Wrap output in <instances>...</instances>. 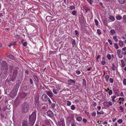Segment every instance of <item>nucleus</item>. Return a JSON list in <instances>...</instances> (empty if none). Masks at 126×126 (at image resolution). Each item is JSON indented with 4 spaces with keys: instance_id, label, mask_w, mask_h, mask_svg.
Wrapping results in <instances>:
<instances>
[{
    "instance_id": "nucleus-1",
    "label": "nucleus",
    "mask_w": 126,
    "mask_h": 126,
    "mask_svg": "<svg viewBox=\"0 0 126 126\" xmlns=\"http://www.w3.org/2000/svg\"><path fill=\"white\" fill-rule=\"evenodd\" d=\"M36 113L34 111L29 116V123L31 125H33L34 124L36 119Z\"/></svg>"
},
{
    "instance_id": "nucleus-2",
    "label": "nucleus",
    "mask_w": 126,
    "mask_h": 126,
    "mask_svg": "<svg viewBox=\"0 0 126 126\" xmlns=\"http://www.w3.org/2000/svg\"><path fill=\"white\" fill-rule=\"evenodd\" d=\"M30 106L28 103H24L22 105V109L24 110H29Z\"/></svg>"
},
{
    "instance_id": "nucleus-3",
    "label": "nucleus",
    "mask_w": 126,
    "mask_h": 126,
    "mask_svg": "<svg viewBox=\"0 0 126 126\" xmlns=\"http://www.w3.org/2000/svg\"><path fill=\"white\" fill-rule=\"evenodd\" d=\"M16 77V75H13L12 78L10 77L9 78L8 77L7 79V82H8V83H9V82H10L11 81H12L13 82V81Z\"/></svg>"
},
{
    "instance_id": "nucleus-4",
    "label": "nucleus",
    "mask_w": 126,
    "mask_h": 126,
    "mask_svg": "<svg viewBox=\"0 0 126 126\" xmlns=\"http://www.w3.org/2000/svg\"><path fill=\"white\" fill-rule=\"evenodd\" d=\"M47 96L45 94H43L42 96V99L44 101H47L48 99Z\"/></svg>"
},
{
    "instance_id": "nucleus-5",
    "label": "nucleus",
    "mask_w": 126,
    "mask_h": 126,
    "mask_svg": "<svg viewBox=\"0 0 126 126\" xmlns=\"http://www.w3.org/2000/svg\"><path fill=\"white\" fill-rule=\"evenodd\" d=\"M46 93L50 97H52L53 95V94L51 91H47Z\"/></svg>"
},
{
    "instance_id": "nucleus-6",
    "label": "nucleus",
    "mask_w": 126,
    "mask_h": 126,
    "mask_svg": "<svg viewBox=\"0 0 126 126\" xmlns=\"http://www.w3.org/2000/svg\"><path fill=\"white\" fill-rule=\"evenodd\" d=\"M2 65L4 69H6L7 68V64L6 62L5 61H3L2 63Z\"/></svg>"
},
{
    "instance_id": "nucleus-7",
    "label": "nucleus",
    "mask_w": 126,
    "mask_h": 126,
    "mask_svg": "<svg viewBox=\"0 0 126 126\" xmlns=\"http://www.w3.org/2000/svg\"><path fill=\"white\" fill-rule=\"evenodd\" d=\"M47 113L48 116L50 117H52L53 116V113L51 111H48Z\"/></svg>"
},
{
    "instance_id": "nucleus-8",
    "label": "nucleus",
    "mask_w": 126,
    "mask_h": 126,
    "mask_svg": "<svg viewBox=\"0 0 126 126\" xmlns=\"http://www.w3.org/2000/svg\"><path fill=\"white\" fill-rule=\"evenodd\" d=\"M75 82L74 80L72 79H69L68 81V83L69 85H71L72 84H74Z\"/></svg>"
},
{
    "instance_id": "nucleus-9",
    "label": "nucleus",
    "mask_w": 126,
    "mask_h": 126,
    "mask_svg": "<svg viewBox=\"0 0 126 126\" xmlns=\"http://www.w3.org/2000/svg\"><path fill=\"white\" fill-rule=\"evenodd\" d=\"M124 98L123 97H120L117 100V102L120 104L121 103L122 101H124Z\"/></svg>"
},
{
    "instance_id": "nucleus-10",
    "label": "nucleus",
    "mask_w": 126,
    "mask_h": 126,
    "mask_svg": "<svg viewBox=\"0 0 126 126\" xmlns=\"http://www.w3.org/2000/svg\"><path fill=\"white\" fill-rule=\"evenodd\" d=\"M39 98V94H37L36 95L35 99V102H38Z\"/></svg>"
},
{
    "instance_id": "nucleus-11",
    "label": "nucleus",
    "mask_w": 126,
    "mask_h": 126,
    "mask_svg": "<svg viewBox=\"0 0 126 126\" xmlns=\"http://www.w3.org/2000/svg\"><path fill=\"white\" fill-rule=\"evenodd\" d=\"M111 69L113 70L114 71L116 70V71L117 70V67H116L113 64H112V66L111 67Z\"/></svg>"
},
{
    "instance_id": "nucleus-12",
    "label": "nucleus",
    "mask_w": 126,
    "mask_h": 126,
    "mask_svg": "<svg viewBox=\"0 0 126 126\" xmlns=\"http://www.w3.org/2000/svg\"><path fill=\"white\" fill-rule=\"evenodd\" d=\"M28 124L27 122L26 121H23L22 123V126H27Z\"/></svg>"
},
{
    "instance_id": "nucleus-13",
    "label": "nucleus",
    "mask_w": 126,
    "mask_h": 126,
    "mask_svg": "<svg viewBox=\"0 0 126 126\" xmlns=\"http://www.w3.org/2000/svg\"><path fill=\"white\" fill-rule=\"evenodd\" d=\"M116 97V96L115 95L111 96V100L113 102H115V99Z\"/></svg>"
},
{
    "instance_id": "nucleus-14",
    "label": "nucleus",
    "mask_w": 126,
    "mask_h": 126,
    "mask_svg": "<svg viewBox=\"0 0 126 126\" xmlns=\"http://www.w3.org/2000/svg\"><path fill=\"white\" fill-rule=\"evenodd\" d=\"M119 2L121 4H123L126 2V0H118Z\"/></svg>"
},
{
    "instance_id": "nucleus-15",
    "label": "nucleus",
    "mask_w": 126,
    "mask_h": 126,
    "mask_svg": "<svg viewBox=\"0 0 126 126\" xmlns=\"http://www.w3.org/2000/svg\"><path fill=\"white\" fill-rule=\"evenodd\" d=\"M121 62L122 64V67H124L125 66V62L123 60H121Z\"/></svg>"
},
{
    "instance_id": "nucleus-16",
    "label": "nucleus",
    "mask_w": 126,
    "mask_h": 126,
    "mask_svg": "<svg viewBox=\"0 0 126 126\" xmlns=\"http://www.w3.org/2000/svg\"><path fill=\"white\" fill-rule=\"evenodd\" d=\"M52 91L53 93L55 94H56L58 93V91L55 88H54L53 89Z\"/></svg>"
},
{
    "instance_id": "nucleus-17",
    "label": "nucleus",
    "mask_w": 126,
    "mask_h": 126,
    "mask_svg": "<svg viewBox=\"0 0 126 126\" xmlns=\"http://www.w3.org/2000/svg\"><path fill=\"white\" fill-rule=\"evenodd\" d=\"M116 19L118 20H120L122 18V17L120 15H117L116 17Z\"/></svg>"
},
{
    "instance_id": "nucleus-18",
    "label": "nucleus",
    "mask_w": 126,
    "mask_h": 126,
    "mask_svg": "<svg viewBox=\"0 0 126 126\" xmlns=\"http://www.w3.org/2000/svg\"><path fill=\"white\" fill-rule=\"evenodd\" d=\"M55 88L58 91H59L61 90V86L58 85Z\"/></svg>"
},
{
    "instance_id": "nucleus-19",
    "label": "nucleus",
    "mask_w": 126,
    "mask_h": 126,
    "mask_svg": "<svg viewBox=\"0 0 126 126\" xmlns=\"http://www.w3.org/2000/svg\"><path fill=\"white\" fill-rule=\"evenodd\" d=\"M119 45L121 47L123 45V42L121 41H119Z\"/></svg>"
},
{
    "instance_id": "nucleus-20",
    "label": "nucleus",
    "mask_w": 126,
    "mask_h": 126,
    "mask_svg": "<svg viewBox=\"0 0 126 126\" xmlns=\"http://www.w3.org/2000/svg\"><path fill=\"white\" fill-rule=\"evenodd\" d=\"M110 19L111 20V21H113L115 20L114 17L112 16H110L109 17Z\"/></svg>"
},
{
    "instance_id": "nucleus-21",
    "label": "nucleus",
    "mask_w": 126,
    "mask_h": 126,
    "mask_svg": "<svg viewBox=\"0 0 126 126\" xmlns=\"http://www.w3.org/2000/svg\"><path fill=\"white\" fill-rule=\"evenodd\" d=\"M27 95V94L25 93H22L21 95V97L23 98L25 97Z\"/></svg>"
},
{
    "instance_id": "nucleus-22",
    "label": "nucleus",
    "mask_w": 126,
    "mask_h": 126,
    "mask_svg": "<svg viewBox=\"0 0 126 126\" xmlns=\"http://www.w3.org/2000/svg\"><path fill=\"white\" fill-rule=\"evenodd\" d=\"M35 106L37 108L39 107V104L38 102H35Z\"/></svg>"
},
{
    "instance_id": "nucleus-23",
    "label": "nucleus",
    "mask_w": 126,
    "mask_h": 126,
    "mask_svg": "<svg viewBox=\"0 0 126 126\" xmlns=\"http://www.w3.org/2000/svg\"><path fill=\"white\" fill-rule=\"evenodd\" d=\"M33 78L37 82H38V78L37 77V76L35 75H34L33 76Z\"/></svg>"
},
{
    "instance_id": "nucleus-24",
    "label": "nucleus",
    "mask_w": 126,
    "mask_h": 126,
    "mask_svg": "<svg viewBox=\"0 0 126 126\" xmlns=\"http://www.w3.org/2000/svg\"><path fill=\"white\" fill-rule=\"evenodd\" d=\"M10 107L8 105L6 106L4 110H9L10 109Z\"/></svg>"
},
{
    "instance_id": "nucleus-25",
    "label": "nucleus",
    "mask_w": 126,
    "mask_h": 126,
    "mask_svg": "<svg viewBox=\"0 0 126 126\" xmlns=\"http://www.w3.org/2000/svg\"><path fill=\"white\" fill-rule=\"evenodd\" d=\"M69 8L70 9V10H73L75 8V7L73 5H71L69 7H68V8Z\"/></svg>"
},
{
    "instance_id": "nucleus-26",
    "label": "nucleus",
    "mask_w": 126,
    "mask_h": 126,
    "mask_svg": "<svg viewBox=\"0 0 126 126\" xmlns=\"http://www.w3.org/2000/svg\"><path fill=\"white\" fill-rule=\"evenodd\" d=\"M94 22L96 26H98L99 24V22L96 19H95Z\"/></svg>"
},
{
    "instance_id": "nucleus-27",
    "label": "nucleus",
    "mask_w": 126,
    "mask_h": 126,
    "mask_svg": "<svg viewBox=\"0 0 126 126\" xmlns=\"http://www.w3.org/2000/svg\"><path fill=\"white\" fill-rule=\"evenodd\" d=\"M77 120L79 121H81L82 119V118L80 117H78L76 118Z\"/></svg>"
},
{
    "instance_id": "nucleus-28",
    "label": "nucleus",
    "mask_w": 126,
    "mask_h": 126,
    "mask_svg": "<svg viewBox=\"0 0 126 126\" xmlns=\"http://www.w3.org/2000/svg\"><path fill=\"white\" fill-rule=\"evenodd\" d=\"M83 86H86V81L84 79H83Z\"/></svg>"
},
{
    "instance_id": "nucleus-29",
    "label": "nucleus",
    "mask_w": 126,
    "mask_h": 126,
    "mask_svg": "<svg viewBox=\"0 0 126 126\" xmlns=\"http://www.w3.org/2000/svg\"><path fill=\"white\" fill-rule=\"evenodd\" d=\"M113 39L114 40V41L116 42H117L118 41V39L117 37L116 36H114L113 37Z\"/></svg>"
},
{
    "instance_id": "nucleus-30",
    "label": "nucleus",
    "mask_w": 126,
    "mask_h": 126,
    "mask_svg": "<svg viewBox=\"0 0 126 126\" xmlns=\"http://www.w3.org/2000/svg\"><path fill=\"white\" fill-rule=\"evenodd\" d=\"M83 9L86 11V12H87L89 10V9L86 7L85 6H84L83 7Z\"/></svg>"
},
{
    "instance_id": "nucleus-31",
    "label": "nucleus",
    "mask_w": 126,
    "mask_h": 126,
    "mask_svg": "<svg viewBox=\"0 0 126 126\" xmlns=\"http://www.w3.org/2000/svg\"><path fill=\"white\" fill-rule=\"evenodd\" d=\"M105 78L106 81H108V80L109 76L108 75L105 76Z\"/></svg>"
},
{
    "instance_id": "nucleus-32",
    "label": "nucleus",
    "mask_w": 126,
    "mask_h": 126,
    "mask_svg": "<svg viewBox=\"0 0 126 126\" xmlns=\"http://www.w3.org/2000/svg\"><path fill=\"white\" fill-rule=\"evenodd\" d=\"M84 112L87 115L88 117H89L90 116V114L89 113V112L87 111H85Z\"/></svg>"
},
{
    "instance_id": "nucleus-33",
    "label": "nucleus",
    "mask_w": 126,
    "mask_h": 126,
    "mask_svg": "<svg viewBox=\"0 0 126 126\" xmlns=\"http://www.w3.org/2000/svg\"><path fill=\"white\" fill-rule=\"evenodd\" d=\"M16 95V94L15 93L13 94V92H12L10 94V95L12 97H13L15 96Z\"/></svg>"
},
{
    "instance_id": "nucleus-34",
    "label": "nucleus",
    "mask_w": 126,
    "mask_h": 126,
    "mask_svg": "<svg viewBox=\"0 0 126 126\" xmlns=\"http://www.w3.org/2000/svg\"><path fill=\"white\" fill-rule=\"evenodd\" d=\"M123 83L124 85H126V79H123Z\"/></svg>"
},
{
    "instance_id": "nucleus-35",
    "label": "nucleus",
    "mask_w": 126,
    "mask_h": 126,
    "mask_svg": "<svg viewBox=\"0 0 126 126\" xmlns=\"http://www.w3.org/2000/svg\"><path fill=\"white\" fill-rule=\"evenodd\" d=\"M104 106H108L109 107V104L108 102H105L103 103Z\"/></svg>"
},
{
    "instance_id": "nucleus-36",
    "label": "nucleus",
    "mask_w": 126,
    "mask_h": 126,
    "mask_svg": "<svg viewBox=\"0 0 126 126\" xmlns=\"http://www.w3.org/2000/svg\"><path fill=\"white\" fill-rule=\"evenodd\" d=\"M114 45V47L116 49H117L119 47L118 46L116 43H115Z\"/></svg>"
},
{
    "instance_id": "nucleus-37",
    "label": "nucleus",
    "mask_w": 126,
    "mask_h": 126,
    "mask_svg": "<svg viewBox=\"0 0 126 126\" xmlns=\"http://www.w3.org/2000/svg\"><path fill=\"white\" fill-rule=\"evenodd\" d=\"M107 57L109 60H110L111 59V56L110 54H108L107 56Z\"/></svg>"
},
{
    "instance_id": "nucleus-38",
    "label": "nucleus",
    "mask_w": 126,
    "mask_h": 126,
    "mask_svg": "<svg viewBox=\"0 0 126 126\" xmlns=\"http://www.w3.org/2000/svg\"><path fill=\"white\" fill-rule=\"evenodd\" d=\"M110 32L112 34H114L115 33V31L113 30H111L110 31Z\"/></svg>"
},
{
    "instance_id": "nucleus-39",
    "label": "nucleus",
    "mask_w": 126,
    "mask_h": 126,
    "mask_svg": "<svg viewBox=\"0 0 126 126\" xmlns=\"http://www.w3.org/2000/svg\"><path fill=\"white\" fill-rule=\"evenodd\" d=\"M98 111H97V113L98 114H102L103 113V112L102 111L98 112Z\"/></svg>"
},
{
    "instance_id": "nucleus-40",
    "label": "nucleus",
    "mask_w": 126,
    "mask_h": 126,
    "mask_svg": "<svg viewBox=\"0 0 126 126\" xmlns=\"http://www.w3.org/2000/svg\"><path fill=\"white\" fill-rule=\"evenodd\" d=\"M67 106H69L71 105V102L69 101H68L67 102Z\"/></svg>"
},
{
    "instance_id": "nucleus-41",
    "label": "nucleus",
    "mask_w": 126,
    "mask_h": 126,
    "mask_svg": "<svg viewBox=\"0 0 126 126\" xmlns=\"http://www.w3.org/2000/svg\"><path fill=\"white\" fill-rule=\"evenodd\" d=\"M119 57L120 59H121L122 58L123 56L122 55V54L121 53L119 54V55H117Z\"/></svg>"
},
{
    "instance_id": "nucleus-42",
    "label": "nucleus",
    "mask_w": 126,
    "mask_h": 126,
    "mask_svg": "<svg viewBox=\"0 0 126 126\" xmlns=\"http://www.w3.org/2000/svg\"><path fill=\"white\" fill-rule=\"evenodd\" d=\"M121 50L120 49H118L117 50V55H119L121 54Z\"/></svg>"
},
{
    "instance_id": "nucleus-43",
    "label": "nucleus",
    "mask_w": 126,
    "mask_h": 126,
    "mask_svg": "<svg viewBox=\"0 0 126 126\" xmlns=\"http://www.w3.org/2000/svg\"><path fill=\"white\" fill-rule=\"evenodd\" d=\"M112 93V91L111 90H110L109 91L108 93L109 95H111Z\"/></svg>"
},
{
    "instance_id": "nucleus-44",
    "label": "nucleus",
    "mask_w": 126,
    "mask_h": 126,
    "mask_svg": "<svg viewBox=\"0 0 126 126\" xmlns=\"http://www.w3.org/2000/svg\"><path fill=\"white\" fill-rule=\"evenodd\" d=\"M96 115V113L95 112H93L92 114V115L93 116H95Z\"/></svg>"
},
{
    "instance_id": "nucleus-45",
    "label": "nucleus",
    "mask_w": 126,
    "mask_h": 126,
    "mask_svg": "<svg viewBox=\"0 0 126 126\" xmlns=\"http://www.w3.org/2000/svg\"><path fill=\"white\" fill-rule=\"evenodd\" d=\"M71 109L72 110H74L75 109V106L74 105H72L71 107Z\"/></svg>"
},
{
    "instance_id": "nucleus-46",
    "label": "nucleus",
    "mask_w": 126,
    "mask_h": 126,
    "mask_svg": "<svg viewBox=\"0 0 126 126\" xmlns=\"http://www.w3.org/2000/svg\"><path fill=\"white\" fill-rule=\"evenodd\" d=\"M106 63V62L105 61L103 60L101 62V63L102 65H104Z\"/></svg>"
},
{
    "instance_id": "nucleus-47",
    "label": "nucleus",
    "mask_w": 126,
    "mask_h": 126,
    "mask_svg": "<svg viewBox=\"0 0 126 126\" xmlns=\"http://www.w3.org/2000/svg\"><path fill=\"white\" fill-rule=\"evenodd\" d=\"M109 81L110 83H112L113 82V80L111 78H110V79Z\"/></svg>"
},
{
    "instance_id": "nucleus-48",
    "label": "nucleus",
    "mask_w": 126,
    "mask_h": 126,
    "mask_svg": "<svg viewBox=\"0 0 126 126\" xmlns=\"http://www.w3.org/2000/svg\"><path fill=\"white\" fill-rule=\"evenodd\" d=\"M2 72L3 71L2 68L0 67V76L2 74Z\"/></svg>"
},
{
    "instance_id": "nucleus-49",
    "label": "nucleus",
    "mask_w": 126,
    "mask_h": 126,
    "mask_svg": "<svg viewBox=\"0 0 126 126\" xmlns=\"http://www.w3.org/2000/svg\"><path fill=\"white\" fill-rule=\"evenodd\" d=\"M9 57L12 60L14 59V57L12 55H10L9 56Z\"/></svg>"
},
{
    "instance_id": "nucleus-50",
    "label": "nucleus",
    "mask_w": 126,
    "mask_h": 126,
    "mask_svg": "<svg viewBox=\"0 0 126 126\" xmlns=\"http://www.w3.org/2000/svg\"><path fill=\"white\" fill-rule=\"evenodd\" d=\"M90 4H91L92 3L93 0H87Z\"/></svg>"
},
{
    "instance_id": "nucleus-51",
    "label": "nucleus",
    "mask_w": 126,
    "mask_h": 126,
    "mask_svg": "<svg viewBox=\"0 0 126 126\" xmlns=\"http://www.w3.org/2000/svg\"><path fill=\"white\" fill-rule=\"evenodd\" d=\"M122 122V120L121 119H119L117 121V122L119 124H121Z\"/></svg>"
},
{
    "instance_id": "nucleus-52",
    "label": "nucleus",
    "mask_w": 126,
    "mask_h": 126,
    "mask_svg": "<svg viewBox=\"0 0 126 126\" xmlns=\"http://www.w3.org/2000/svg\"><path fill=\"white\" fill-rule=\"evenodd\" d=\"M108 41L110 45H111L112 44V42L110 39H108Z\"/></svg>"
},
{
    "instance_id": "nucleus-53",
    "label": "nucleus",
    "mask_w": 126,
    "mask_h": 126,
    "mask_svg": "<svg viewBox=\"0 0 126 126\" xmlns=\"http://www.w3.org/2000/svg\"><path fill=\"white\" fill-rule=\"evenodd\" d=\"M97 32L99 34H101V31L99 29L97 30Z\"/></svg>"
},
{
    "instance_id": "nucleus-54",
    "label": "nucleus",
    "mask_w": 126,
    "mask_h": 126,
    "mask_svg": "<svg viewBox=\"0 0 126 126\" xmlns=\"http://www.w3.org/2000/svg\"><path fill=\"white\" fill-rule=\"evenodd\" d=\"M108 102L109 107L110 106L112 105L113 104V103H112L110 101H109V102Z\"/></svg>"
},
{
    "instance_id": "nucleus-55",
    "label": "nucleus",
    "mask_w": 126,
    "mask_h": 126,
    "mask_svg": "<svg viewBox=\"0 0 126 126\" xmlns=\"http://www.w3.org/2000/svg\"><path fill=\"white\" fill-rule=\"evenodd\" d=\"M47 99H48V101L49 104H51V102L50 99H49V98H48Z\"/></svg>"
},
{
    "instance_id": "nucleus-56",
    "label": "nucleus",
    "mask_w": 126,
    "mask_h": 126,
    "mask_svg": "<svg viewBox=\"0 0 126 126\" xmlns=\"http://www.w3.org/2000/svg\"><path fill=\"white\" fill-rule=\"evenodd\" d=\"M72 14L73 15H75L76 14V11H73Z\"/></svg>"
},
{
    "instance_id": "nucleus-57",
    "label": "nucleus",
    "mask_w": 126,
    "mask_h": 126,
    "mask_svg": "<svg viewBox=\"0 0 126 126\" xmlns=\"http://www.w3.org/2000/svg\"><path fill=\"white\" fill-rule=\"evenodd\" d=\"M27 43L26 42H24L23 44V46L24 47H26L27 45Z\"/></svg>"
},
{
    "instance_id": "nucleus-58",
    "label": "nucleus",
    "mask_w": 126,
    "mask_h": 126,
    "mask_svg": "<svg viewBox=\"0 0 126 126\" xmlns=\"http://www.w3.org/2000/svg\"><path fill=\"white\" fill-rule=\"evenodd\" d=\"M64 2L66 4H67L68 3V0H64Z\"/></svg>"
},
{
    "instance_id": "nucleus-59",
    "label": "nucleus",
    "mask_w": 126,
    "mask_h": 126,
    "mask_svg": "<svg viewBox=\"0 0 126 126\" xmlns=\"http://www.w3.org/2000/svg\"><path fill=\"white\" fill-rule=\"evenodd\" d=\"M45 123L46 124H47V125H48L49 124V122L47 120H46L45 121Z\"/></svg>"
},
{
    "instance_id": "nucleus-60",
    "label": "nucleus",
    "mask_w": 126,
    "mask_h": 126,
    "mask_svg": "<svg viewBox=\"0 0 126 126\" xmlns=\"http://www.w3.org/2000/svg\"><path fill=\"white\" fill-rule=\"evenodd\" d=\"M30 83L32 84L33 83V81L32 79L31 78L29 79Z\"/></svg>"
},
{
    "instance_id": "nucleus-61",
    "label": "nucleus",
    "mask_w": 126,
    "mask_h": 126,
    "mask_svg": "<svg viewBox=\"0 0 126 126\" xmlns=\"http://www.w3.org/2000/svg\"><path fill=\"white\" fill-rule=\"evenodd\" d=\"M83 121L84 123H86L87 122V120H86L85 118H83Z\"/></svg>"
},
{
    "instance_id": "nucleus-62",
    "label": "nucleus",
    "mask_w": 126,
    "mask_h": 126,
    "mask_svg": "<svg viewBox=\"0 0 126 126\" xmlns=\"http://www.w3.org/2000/svg\"><path fill=\"white\" fill-rule=\"evenodd\" d=\"M16 42H14L13 43H12L10 44V45H11V46L12 45H15L16 44Z\"/></svg>"
},
{
    "instance_id": "nucleus-63",
    "label": "nucleus",
    "mask_w": 126,
    "mask_h": 126,
    "mask_svg": "<svg viewBox=\"0 0 126 126\" xmlns=\"http://www.w3.org/2000/svg\"><path fill=\"white\" fill-rule=\"evenodd\" d=\"M76 73H77V74L78 75H79L80 73V72L79 71H76Z\"/></svg>"
},
{
    "instance_id": "nucleus-64",
    "label": "nucleus",
    "mask_w": 126,
    "mask_h": 126,
    "mask_svg": "<svg viewBox=\"0 0 126 126\" xmlns=\"http://www.w3.org/2000/svg\"><path fill=\"white\" fill-rule=\"evenodd\" d=\"M126 19V15H124L123 16V19Z\"/></svg>"
}]
</instances>
